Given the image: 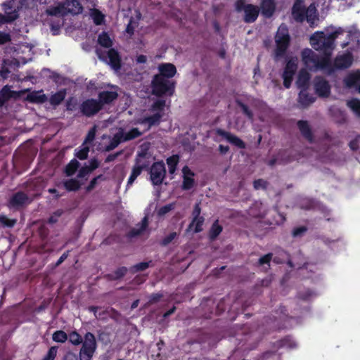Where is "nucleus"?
<instances>
[{"mask_svg":"<svg viewBox=\"0 0 360 360\" xmlns=\"http://www.w3.org/2000/svg\"><path fill=\"white\" fill-rule=\"evenodd\" d=\"M80 164L76 159H72L70 162L66 165L65 169V173L68 176H71L77 170L79 167Z\"/></svg>","mask_w":360,"mask_h":360,"instance_id":"42","label":"nucleus"},{"mask_svg":"<svg viewBox=\"0 0 360 360\" xmlns=\"http://www.w3.org/2000/svg\"><path fill=\"white\" fill-rule=\"evenodd\" d=\"M118 97V94L116 91H102L98 94L97 101L99 102L101 108L103 109L105 105H108L115 101Z\"/></svg>","mask_w":360,"mask_h":360,"instance_id":"23","label":"nucleus"},{"mask_svg":"<svg viewBox=\"0 0 360 360\" xmlns=\"http://www.w3.org/2000/svg\"><path fill=\"white\" fill-rule=\"evenodd\" d=\"M123 141H124L122 136V131L116 133L110 140L109 144L105 147V151L109 152L114 150Z\"/></svg>","mask_w":360,"mask_h":360,"instance_id":"32","label":"nucleus"},{"mask_svg":"<svg viewBox=\"0 0 360 360\" xmlns=\"http://www.w3.org/2000/svg\"><path fill=\"white\" fill-rule=\"evenodd\" d=\"M127 271L128 269L125 266L119 267L112 273L107 274L106 277L110 281H117L123 278L127 274Z\"/></svg>","mask_w":360,"mask_h":360,"instance_id":"37","label":"nucleus"},{"mask_svg":"<svg viewBox=\"0 0 360 360\" xmlns=\"http://www.w3.org/2000/svg\"><path fill=\"white\" fill-rule=\"evenodd\" d=\"M273 257L272 253H267L262 257H261L258 260V265L262 266L264 264H267L268 266L270 265V262L271 261Z\"/></svg>","mask_w":360,"mask_h":360,"instance_id":"55","label":"nucleus"},{"mask_svg":"<svg viewBox=\"0 0 360 360\" xmlns=\"http://www.w3.org/2000/svg\"><path fill=\"white\" fill-rule=\"evenodd\" d=\"M319 19V14L314 4H311L307 8L304 15L306 20L310 27H313L315 22Z\"/></svg>","mask_w":360,"mask_h":360,"instance_id":"27","label":"nucleus"},{"mask_svg":"<svg viewBox=\"0 0 360 360\" xmlns=\"http://www.w3.org/2000/svg\"><path fill=\"white\" fill-rule=\"evenodd\" d=\"M142 133L137 128H132L127 133L122 131V136L124 141H128L141 136Z\"/></svg>","mask_w":360,"mask_h":360,"instance_id":"44","label":"nucleus"},{"mask_svg":"<svg viewBox=\"0 0 360 360\" xmlns=\"http://www.w3.org/2000/svg\"><path fill=\"white\" fill-rule=\"evenodd\" d=\"M17 222L15 219H9L4 214L0 215V224L3 227L12 228Z\"/></svg>","mask_w":360,"mask_h":360,"instance_id":"50","label":"nucleus"},{"mask_svg":"<svg viewBox=\"0 0 360 360\" xmlns=\"http://www.w3.org/2000/svg\"><path fill=\"white\" fill-rule=\"evenodd\" d=\"M159 74L163 78L167 79L172 78L176 73V68L172 63H162L158 66Z\"/></svg>","mask_w":360,"mask_h":360,"instance_id":"24","label":"nucleus"},{"mask_svg":"<svg viewBox=\"0 0 360 360\" xmlns=\"http://www.w3.org/2000/svg\"><path fill=\"white\" fill-rule=\"evenodd\" d=\"M347 105L358 117H360V100L352 98L347 101Z\"/></svg>","mask_w":360,"mask_h":360,"instance_id":"48","label":"nucleus"},{"mask_svg":"<svg viewBox=\"0 0 360 360\" xmlns=\"http://www.w3.org/2000/svg\"><path fill=\"white\" fill-rule=\"evenodd\" d=\"M151 88L152 94L156 96H172L175 90V82L155 75L151 82Z\"/></svg>","mask_w":360,"mask_h":360,"instance_id":"5","label":"nucleus"},{"mask_svg":"<svg viewBox=\"0 0 360 360\" xmlns=\"http://www.w3.org/2000/svg\"><path fill=\"white\" fill-rule=\"evenodd\" d=\"M163 116V113L161 112H155V114L145 117L142 119V124H148L149 127H152L154 125H158L160 124L161 118Z\"/></svg>","mask_w":360,"mask_h":360,"instance_id":"34","label":"nucleus"},{"mask_svg":"<svg viewBox=\"0 0 360 360\" xmlns=\"http://www.w3.org/2000/svg\"><path fill=\"white\" fill-rule=\"evenodd\" d=\"M89 152V148L88 146H84L83 148L75 150V155L81 160L87 159Z\"/></svg>","mask_w":360,"mask_h":360,"instance_id":"52","label":"nucleus"},{"mask_svg":"<svg viewBox=\"0 0 360 360\" xmlns=\"http://www.w3.org/2000/svg\"><path fill=\"white\" fill-rule=\"evenodd\" d=\"M79 110L82 115L91 117L97 115L102 108L97 99L87 98L82 102Z\"/></svg>","mask_w":360,"mask_h":360,"instance_id":"10","label":"nucleus"},{"mask_svg":"<svg viewBox=\"0 0 360 360\" xmlns=\"http://www.w3.org/2000/svg\"><path fill=\"white\" fill-rule=\"evenodd\" d=\"M148 226V217H144L142 219L141 223L138 224L136 225V227L133 228L132 229H131L129 231V233L127 234L128 237H129V238H134V237L140 236L146 229Z\"/></svg>","mask_w":360,"mask_h":360,"instance_id":"28","label":"nucleus"},{"mask_svg":"<svg viewBox=\"0 0 360 360\" xmlns=\"http://www.w3.org/2000/svg\"><path fill=\"white\" fill-rule=\"evenodd\" d=\"M235 8L237 12L243 11V21L245 23L255 22L259 14V6L252 4H245V0H237L235 3Z\"/></svg>","mask_w":360,"mask_h":360,"instance_id":"6","label":"nucleus"},{"mask_svg":"<svg viewBox=\"0 0 360 360\" xmlns=\"http://www.w3.org/2000/svg\"><path fill=\"white\" fill-rule=\"evenodd\" d=\"M58 349V346H51L42 360H54L57 356Z\"/></svg>","mask_w":360,"mask_h":360,"instance_id":"53","label":"nucleus"},{"mask_svg":"<svg viewBox=\"0 0 360 360\" xmlns=\"http://www.w3.org/2000/svg\"><path fill=\"white\" fill-rule=\"evenodd\" d=\"M28 201V196L22 191H18L13 195L10 200V204L13 207L23 206Z\"/></svg>","mask_w":360,"mask_h":360,"instance_id":"29","label":"nucleus"},{"mask_svg":"<svg viewBox=\"0 0 360 360\" xmlns=\"http://www.w3.org/2000/svg\"><path fill=\"white\" fill-rule=\"evenodd\" d=\"M166 101L164 99H158L153 103L150 107L152 111H157V112L163 113Z\"/></svg>","mask_w":360,"mask_h":360,"instance_id":"49","label":"nucleus"},{"mask_svg":"<svg viewBox=\"0 0 360 360\" xmlns=\"http://www.w3.org/2000/svg\"><path fill=\"white\" fill-rule=\"evenodd\" d=\"M276 49L274 50L275 59L278 60L285 56L290 46V37L287 26L282 24L279 26L275 36Z\"/></svg>","mask_w":360,"mask_h":360,"instance_id":"4","label":"nucleus"},{"mask_svg":"<svg viewBox=\"0 0 360 360\" xmlns=\"http://www.w3.org/2000/svg\"><path fill=\"white\" fill-rule=\"evenodd\" d=\"M360 81V71L349 73L344 79V84L346 86L351 88L355 86Z\"/></svg>","mask_w":360,"mask_h":360,"instance_id":"33","label":"nucleus"},{"mask_svg":"<svg viewBox=\"0 0 360 360\" xmlns=\"http://www.w3.org/2000/svg\"><path fill=\"white\" fill-rule=\"evenodd\" d=\"M67 94L65 89H62L55 94H52L49 98V103L53 107L59 105L65 99Z\"/></svg>","mask_w":360,"mask_h":360,"instance_id":"30","label":"nucleus"},{"mask_svg":"<svg viewBox=\"0 0 360 360\" xmlns=\"http://www.w3.org/2000/svg\"><path fill=\"white\" fill-rule=\"evenodd\" d=\"M323 57H320L310 49H304L301 52L302 60L304 65L311 71L321 70L328 75L334 72V68L330 56L326 51H322Z\"/></svg>","mask_w":360,"mask_h":360,"instance_id":"1","label":"nucleus"},{"mask_svg":"<svg viewBox=\"0 0 360 360\" xmlns=\"http://www.w3.org/2000/svg\"><path fill=\"white\" fill-rule=\"evenodd\" d=\"M103 176L102 174H100L94 178H93L89 182V185L86 187V191L90 192L96 186L98 183V180Z\"/></svg>","mask_w":360,"mask_h":360,"instance_id":"59","label":"nucleus"},{"mask_svg":"<svg viewBox=\"0 0 360 360\" xmlns=\"http://www.w3.org/2000/svg\"><path fill=\"white\" fill-rule=\"evenodd\" d=\"M11 41V37L9 33L0 32V45L5 44Z\"/></svg>","mask_w":360,"mask_h":360,"instance_id":"62","label":"nucleus"},{"mask_svg":"<svg viewBox=\"0 0 360 360\" xmlns=\"http://www.w3.org/2000/svg\"><path fill=\"white\" fill-rule=\"evenodd\" d=\"M343 32L341 27L327 35L323 32H316L310 37L311 44L316 51H326L331 56L335 49V41Z\"/></svg>","mask_w":360,"mask_h":360,"instance_id":"3","label":"nucleus"},{"mask_svg":"<svg viewBox=\"0 0 360 360\" xmlns=\"http://www.w3.org/2000/svg\"><path fill=\"white\" fill-rule=\"evenodd\" d=\"M307 231V228L305 226L295 227L292 229V236L294 238L300 237Z\"/></svg>","mask_w":360,"mask_h":360,"instance_id":"54","label":"nucleus"},{"mask_svg":"<svg viewBox=\"0 0 360 360\" xmlns=\"http://www.w3.org/2000/svg\"><path fill=\"white\" fill-rule=\"evenodd\" d=\"M200 202H198L195 204L193 210L192 211V221L188 226V229H191L193 226H195L194 232L199 233L202 231V225L205 221V218L202 216H200L201 214V207H200Z\"/></svg>","mask_w":360,"mask_h":360,"instance_id":"12","label":"nucleus"},{"mask_svg":"<svg viewBox=\"0 0 360 360\" xmlns=\"http://www.w3.org/2000/svg\"><path fill=\"white\" fill-rule=\"evenodd\" d=\"M95 136H96V127H94L92 129H91L89 131V132L85 138L84 144L88 143H91L94 140Z\"/></svg>","mask_w":360,"mask_h":360,"instance_id":"60","label":"nucleus"},{"mask_svg":"<svg viewBox=\"0 0 360 360\" xmlns=\"http://www.w3.org/2000/svg\"><path fill=\"white\" fill-rule=\"evenodd\" d=\"M360 135H357L349 143V147L352 151H356L359 148Z\"/></svg>","mask_w":360,"mask_h":360,"instance_id":"57","label":"nucleus"},{"mask_svg":"<svg viewBox=\"0 0 360 360\" xmlns=\"http://www.w3.org/2000/svg\"><path fill=\"white\" fill-rule=\"evenodd\" d=\"M149 166V162L145 161L141 163L139 159H135V164L132 167L131 174L127 181V186H131L136 178L141 174L143 169H146Z\"/></svg>","mask_w":360,"mask_h":360,"instance_id":"17","label":"nucleus"},{"mask_svg":"<svg viewBox=\"0 0 360 360\" xmlns=\"http://www.w3.org/2000/svg\"><path fill=\"white\" fill-rule=\"evenodd\" d=\"M310 78V75L306 70H300L296 80L297 87L300 90L308 89L309 87Z\"/></svg>","mask_w":360,"mask_h":360,"instance_id":"25","label":"nucleus"},{"mask_svg":"<svg viewBox=\"0 0 360 360\" xmlns=\"http://www.w3.org/2000/svg\"><path fill=\"white\" fill-rule=\"evenodd\" d=\"M91 18L96 25H101L105 22V15L98 9L93 10Z\"/></svg>","mask_w":360,"mask_h":360,"instance_id":"47","label":"nucleus"},{"mask_svg":"<svg viewBox=\"0 0 360 360\" xmlns=\"http://www.w3.org/2000/svg\"><path fill=\"white\" fill-rule=\"evenodd\" d=\"M297 127L302 135V136L309 143H314L315 137L312 129L307 120H298L297 122Z\"/></svg>","mask_w":360,"mask_h":360,"instance_id":"14","label":"nucleus"},{"mask_svg":"<svg viewBox=\"0 0 360 360\" xmlns=\"http://www.w3.org/2000/svg\"><path fill=\"white\" fill-rule=\"evenodd\" d=\"M46 94H43V90L33 91L27 95L26 100L32 103L41 104L47 101Z\"/></svg>","mask_w":360,"mask_h":360,"instance_id":"26","label":"nucleus"},{"mask_svg":"<svg viewBox=\"0 0 360 360\" xmlns=\"http://www.w3.org/2000/svg\"><path fill=\"white\" fill-rule=\"evenodd\" d=\"M68 334L61 330L55 331L52 335V339L56 342L64 343L68 340Z\"/></svg>","mask_w":360,"mask_h":360,"instance_id":"46","label":"nucleus"},{"mask_svg":"<svg viewBox=\"0 0 360 360\" xmlns=\"http://www.w3.org/2000/svg\"><path fill=\"white\" fill-rule=\"evenodd\" d=\"M150 179L154 186H160L162 184L166 176L165 165L162 161L155 162L150 167Z\"/></svg>","mask_w":360,"mask_h":360,"instance_id":"9","label":"nucleus"},{"mask_svg":"<svg viewBox=\"0 0 360 360\" xmlns=\"http://www.w3.org/2000/svg\"><path fill=\"white\" fill-rule=\"evenodd\" d=\"M15 20H17V15L15 14L12 15L8 11L5 12V15L0 14V25L11 23Z\"/></svg>","mask_w":360,"mask_h":360,"instance_id":"51","label":"nucleus"},{"mask_svg":"<svg viewBox=\"0 0 360 360\" xmlns=\"http://www.w3.org/2000/svg\"><path fill=\"white\" fill-rule=\"evenodd\" d=\"M150 266H153L152 260H150L148 262H143L133 265L130 268V271L131 273L134 274L136 272L145 271Z\"/></svg>","mask_w":360,"mask_h":360,"instance_id":"43","label":"nucleus"},{"mask_svg":"<svg viewBox=\"0 0 360 360\" xmlns=\"http://www.w3.org/2000/svg\"><path fill=\"white\" fill-rule=\"evenodd\" d=\"M314 89L320 98H328L330 94L331 86L329 82L322 77L317 76L314 78Z\"/></svg>","mask_w":360,"mask_h":360,"instance_id":"11","label":"nucleus"},{"mask_svg":"<svg viewBox=\"0 0 360 360\" xmlns=\"http://www.w3.org/2000/svg\"><path fill=\"white\" fill-rule=\"evenodd\" d=\"M177 236L176 232H172L169 235L166 236L160 242V245L162 246L168 245Z\"/></svg>","mask_w":360,"mask_h":360,"instance_id":"56","label":"nucleus"},{"mask_svg":"<svg viewBox=\"0 0 360 360\" xmlns=\"http://www.w3.org/2000/svg\"><path fill=\"white\" fill-rule=\"evenodd\" d=\"M91 172H92L91 170H90L89 167L88 166H84L80 168L79 170V172L77 174L78 178H84L88 174H89Z\"/></svg>","mask_w":360,"mask_h":360,"instance_id":"61","label":"nucleus"},{"mask_svg":"<svg viewBox=\"0 0 360 360\" xmlns=\"http://www.w3.org/2000/svg\"><path fill=\"white\" fill-rule=\"evenodd\" d=\"M68 340L73 345L78 346L82 344L79 352V360H91L97 348V343L95 335L87 332L84 338L76 330L71 331L68 335Z\"/></svg>","mask_w":360,"mask_h":360,"instance_id":"2","label":"nucleus"},{"mask_svg":"<svg viewBox=\"0 0 360 360\" xmlns=\"http://www.w3.org/2000/svg\"><path fill=\"white\" fill-rule=\"evenodd\" d=\"M236 104L241 109L243 114L245 115L249 120L252 121L254 120V114L246 104L239 99L236 100Z\"/></svg>","mask_w":360,"mask_h":360,"instance_id":"41","label":"nucleus"},{"mask_svg":"<svg viewBox=\"0 0 360 360\" xmlns=\"http://www.w3.org/2000/svg\"><path fill=\"white\" fill-rule=\"evenodd\" d=\"M259 8L263 17L270 18L276 12V3L275 0H261Z\"/></svg>","mask_w":360,"mask_h":360,"instance_id":"18","label":"nucleus"},{"mask_svg":"<svg viewBox=\"0 0 360 360\" xmlns=\"http://www.w3.org/2000/svg\"><path fill=\"white\" fill-rule=\"evenodd\" d=\"M183 173V182L181 188L184 191H188L191 189L195 184V180L193 178L195 175L194 172L191 170V169L188 166H184L182 168Z\"/></svg>","mask_w":360,"mask_h":360,"instance_id":"22","label":"nucleus"},{"mask_svg":"<svg viewBox=\"0 0 360 360\" xmlns=\"http://www.w3.org/2000/svg\"><path fill=\"white\" fill-rule=\"evenodd\" d=\"M25 4V0H6L2 4L4 12H8L12 15H16L17 19L19 17V11L22 9Z\"/></svg>","mask_w":360,"mask_h":360,"instance_id":"13","label":"nucleus"},{"mask_svg":"<svg viewBox=\"0 0 360 360\" xmlns=\"http://www.w3.org/2000/svg\"><path fill=\"white\" fill-rule=\"evenodd\" d=\"M162 297V295L160 293H153L149 297V303L150 304H155L157 303L160 300V299Z\"/></svg>","mask_w":360,"mask_h":360,"instance_id":"64","label":"nucleus"},{"mask_svg":"<svg viewBox=\"0 0 360 360\" xmlns=\"http://www.w3.org/2000/svg\"><path fill=\"white\" fill-rule=\"evenodd\" d=\"M13 91L7 88V86H4L0 91V108L2 107L5 103L10 99L12 96Z\"/></svg>","mask_w":360,"mask_h":360,"instance_id":"45","label":"nucleus"},{"mask_svg":"<svg viewBox=\"0 0 360 360\" xmlns=\"http://www.w3.org/2000/svg\"><path fill=\"white\" fill-rule=\"evenodd\" d=\"M82 184L76 179H69L63 181V186L68 192L77 191L80 189Z\"/></svg>","mask_w":360,"mask_h":360,"instance_id":"35","label":"nucleus"},{"mask_svg":"<svg viewBox=\"0 0 360 360\" xmlns=\"http://www.w3.org/2000/svg\"><path fill=\"white\" fill-rule=\"evenodd\" d=\"M223 231V227L219 224V220H215L212 224L209 232H208V238L210 240L214 241L217 239V238L220 235V233Z\"/></svg>","mask_w":360,"mask_h":360,"instance_id":"31","label":"nucleus"},{"mask_svg":"<svg viewBox=\"0 0 360 360\" xmlns=\"http://www.w3.org/2000/svg\"><path fill=\"white\" fill-rule=\"evenodd\" d=\"M62 3H59L56 6H49L46 10V13L51 16H65V11L63 10Z\"/></svg>","mask_w":360,"mask_h":360,"instance_id":"38","label":"nucleus"},{"mask_svg":"<svg viewBox=\"0 0 360 360\" xmlns=\"http://www.w3.org/2000/svg\"><path fill=\"white\" fill-rule=\"evenodd\" d=\"M276 345L278 349L283 348V347L293 349V348H295L297 346L295 342L292 340V338L290 335H287L285 338L278 340L276 342Z\"/></svg>","mask_w":360,"mask_h":360,"instance_id":"36","label":"nucleus"},{"mask_svg":"<svg viewBox=\"0 0 360 360\" xmlns=\"http://www.w3.org/2000/svg\"><path fill=\"white\" fill-rule=\"evenodd\" d=\"M307 11L303 1L296 0L292 7V15L293 19L297 22L304 21V15Z\"/></svg>","mask_w":360,"mask_h":360,"instance_id":"19","label":"nucleus"},{"mask_svg":"<svg viewBox=\"0 0 360 360\" xmlns=\"http://www.w3.org/2000/svg\"><path fill=\"white\" fill-rule=\"evenodd\" d=\"M353 62V56L352 53H347L340 56H338L333 64L334 71L335 70H344L349 68Z\"/></svg>","mask_w":360,"mask_h":360,"instance_id":"16","label":"nucleus"},{"mask_svg":"<svg viewBox=\"0 0 360 360\" xmlns=\"http://www.w3.org/2000/svg\"><path fill=\"white\" fill-rule=\"evenodd\" d=\"M166 162L168 165L169 174H174L176 170V167L179 162V155H173L169 157L166 160Z\"/></svg>","mask_w":360,"mask_h":360,"instance_id":"40","label":"nucleus"},{"mask_svg":"<svg viewBox=\"0 0 360 360\" xmlns=\"http://www.w3.org/2000/svg\"><path fill=\"white\" fill-rule=\"evenodd\" d=\"M96 52L98 58L108 63L113 70L116 71L120 70L122 59L117 50L112 48L110 49L108 51L96 49Z\"/></svg>","mask_w":360,"mask_h":360,"instance_id":"7","label":"nucleus"},{"mask_svg":"<svg viewBox=\"0 0 360 360\" xmlns=\"http://www.w3.org/2000/svg\"><path fill=\"white\" fill-rule=\"evenodd\" d=\"M297 63L296 58H288L286 60L281 77L283 79V86L290 89L293 81L294 76L297 70Z\"/></svg>","mask_w":360,"mask_h":360,"instance_id":"8","label":"nucleus"},{"mask_svg":"<svg viewBox=\"0 0 360 360\" xmlns=\"http://www.w3.org/2000/svg\"><path fill=\"white\" fill-rule=\"evenodd\" d=\"M254 188L258 190L259 188L266 189L267 186V182L262 179L255 180L253 182Z\"/></svg>","mask_w":360,"mask_h":360,"instance_id":"58","label":"nucleus"},{"mask_svg":"<svg viewBox=\"0 0 360 360\" xmlns=\"http://www.w3.org/2000/svg\"><path fill=\"white\" fill-rule=\"evenodd\" d=\"M98 43L104 48H110L112 46V40L108 32L103 31L98 37Z\"/></svg>","mask_w":360,"mask_h":360,"instance_id":"39","label":"nucleus"},{"mask_svg":"<svg viewBox=\"0 0 360 360\" xmlns=\"http://www.w3.org/2000/svg\"><path fill=\"white\" fill-rule=\"evenodd\" d=\"M217 135L226 139L230 143L234 145L240 149L246 148L245 143L236 135L232 134L229 131H226L222 129H217L216 131Z\"/></svg>","mask_w":360,"mask_h":360,"instance_id":"15","label":"nucleus"},{"mask_svg":"<svg viewBox=\"0 0 360 360\" xmlns=\"http://www.w3.org/2000/svg\"><path fill=\"white\" fill-rule=\"evenodd\" d=\"M308 89H301L297 96V103L299 107L302 109L307 108L315 102L316 98L307 92Z\"/></svg>","mask_w":360,"mask_h":360,"instance_id":"21","label":"nucleus"},{"mask_svg":"<svg viewBox=\"0 0 360 360\" xmlns=\"http://www.w3.org/2000/svg\"><path fill=\"white\" fill-rule=\"evenodd\" d=\"M173 208V205L172 204L165 205L161 207L158 210V214L160 216L165 215L169 212H170Z\"/></svg>","mask_w":360,"mask_h":360,"instance_id":"63","label":"nucleus"},{"mask_svg":"<svg viewBox=\"0 0 360 360\" xmlns=\"http://www.w3.org/2000/svg\"><path fill=\"white\" fill-rule=\"evenodd\" d=\"M65 15L68 13L77 15L82 12L83 7L78 0H65L62 3Z\"/></svg>","mask_w":360,"mask_h":360,"instance_id":"20","label":"nucleus"}]
</instances>
